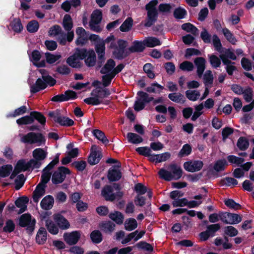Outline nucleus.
Listing matches in <instances>:
<instances>
[{
  "label": "nucleus",
  "instance_id": "1",
  "mask_svg": "<svg viewBox=\"0 0 254 254\" xmlns=\"http://www.w3.org/2000/svg\"><path fill=\"white\" fill-rule=\"evenodd\" d=\"M105 42L109 44V48L114 49L113 54L118 59H123L126 57L127 53L126 52L125 48L127 46L126 41L120 40L118 41L115 40L113 35H110L106 38Z\"/></svg>",
  "mask_w": 254,
  "mask_h": 254
},
{
  "label": "nucleus",
  "instance_id": "2",
  "mask_svg": "<svg viewBox=\"0 0 254 254\" xmlns=\"http://www.w3.org/2000/svg\"><path fill=\"white\" fill-rule=\"evenodd\" d=\"M21 141L24 143L36 144L38 146H40L45 144V138L40 133L30 132L23 135Z\"/></svg>",
  "mask_w": 254,
  "mask_h": 254
},
{
  "label": "nucleus",
  "instance_id": "3",
  "mask_svg": "<svg viewBox=\"0 0 254 254\" xmlns=\"http://www.w3.org/2000/svg\"><path fill=\"white\" fill-rule=\"evenodd\" d=\"M55 83L56 80L51 76L48 75L43 80L41 78H38L35 84L30 86V90L32 93H36L46 88L47 84L53 86Z\"/></svg>",
  "mask_w": 254,
  "mask_h": 254
},
{
  "label": "nucleus",
  "instance_id": "4",
  "mask_svg": "<svg viewBox=\"0 0 254 254\" xmlns=\"http://www.w3.org/2000/svg\"><path fill=\"white\" fill-rule=\"evenodd\" d=\"M102 18V13L101 10L96 9L93 11L91 15L89 21V27L91 30L96 32L102 31V28L99 25Z\"/></svg>",
  "mask_w": 254,
  "mask_h": 254
},
{
  "label": "nucleus",
  "instance_id": "5",
  "mask_svg": "<svg viewBox=\"0 0 254 254\" xmlns=\"http://www.w3.org/2000/svg\"><path fill=\"white\" fill-rule=\"evenodd\" d=\"M81 59H85V63L88 66H93L96 63V56L93 50L87 51L84 49H81L78 53Z\"/></svg>",
  "mask_w": 254,
  "mask_h": 254
},
{
  "label": "nucleus",
  "instance_id": "6",
  "mask_svg": "<svg viewBox=\"0 0 254 254\" xmlns=\"http://www.w3.org/2000/svg\"><path fill=\"white\" fill-rule=\"evenodd\" d=\"M157 3L158 1L157 0H152L146 5L148 19V21L145 24L146 26H150L152 24V22L156 19L157 12L155 8V6Z\"/></svg>",
  "mask_w": 254,
  "mask_h": 254
},
{
  "label": "nucleus",
  "instance_id": "7",
  "mask_svg": "<svg viewBox=\"0 0 254 254\" xmlns=\"http://www.w3.org/2000/svg\"><path fill=\"white\" fill-rule=\"evenodd\" d=\"M70 173L69 170L65 167L59 168L53 175L52 181L54 184H60L62 183L65 179V175Z\"/></svg>",
  "mask_w": 254,
  "mask_h": 254
},
{
  "label": "nucleus",
  "instance_id": "8",
  "mask_svg": "<svg viewBox=\"0 0 254 254\" xmlns=\"http://www.w3.org/2000/svg\"><path fill=\"white\" fill-rule=\"evenodd\" d=\"M19 224L21 227H27V229L32 231L34 229L35 220L32 219L30 214H24L21 216L19 219Z\"/></svg>",
  "mask_w": 254,
  "mask_h": 254
},
{
  "label": "nucleus",
  "instance_id": "9",
  "mask_svg": "<svg viewBox=\"0 0 254 254\" xmlns=\"http://www.w3.org/2000/svg\"><path fill=\"white\" fill-rule=\"evenodd\" d=\"M203 165V162L201 161H190L184 164V168L188 172H194L199 171Z\"/></svg>",
  "mask_w": 254,
  "mask_h": 254
},
{
  "label": "nucleus",
  "instance_id": "10",
  "mask_svg": "<svg viewBox=\"0 0 254 254\" xmlns=\"http://www.w3.org/2000/svg\"><path fill=\"white\" fill-rule=\"evenodd\" d=\"M102 157L101 152L98 150L96 145H93L91 147V151L88 157V162L90 164L93 165L97 164Z\"/></svg>",
  "mask_w": 254,
  "mask_h": 254
},
{
  "label": "nucleus",
  "instance_id": "11",
  "mask_svg": "<svg viewBox=\"0 0 254 254\" xmlns=\"http://www.w3.org/2000/svg\"><path fill=\"white\" fill-rule=\"evenodd\" d=\"M28 169L27 162L24 160H19L14 167V170L10 176V179H13L19 173L25 171Z\"/></svg>",
  "mask_w": 254,
  "mask_h": 254
},
{
  "label": "nucleus",
  "instance_id": "12",
  "mask_svg": "<svg viewBox=\"0 0 254 254\" xmlns=\"http://www.w3.org/2000/svg\"><path fill=\"white\" fill-rule=\"evenodd\" d=\"M81 51V49H76L74 54L69 57L66 61L67 63L73 67H79L81 66L80 60L81 56L78 53Z\"/></svg>",
  "mask_w": 254,
  "mask_h": 254
},
{
  "label": "nucleus",
  "instance_id": "13",
  "mask_svg": "<svg viewBox=\"0 0 254 254\" xmlns=\"http://www.w3.org/2000/svg\"><path fill=\"white\" fill-rule=\"evenodd\" d=\"M80 234L78 231L66 233L64 235V241L69 245L75 244L78 241Z\"/></svg>",
  "mask_w": 254,
  "mask_h": 254
},
{
  "label": "nucleus",
  "instance_id": "14",
  "mask_svg": "<svg viewBox=\"0 0 254 254\" xmlns=\"http://www.w3.org/2000/svg\"><path fill=\"white\" fill-rule=\"evenodd\" d=\"M41 58V55L40 52L35 50L32 52L30 56V60L36 66L38 67H44L46 65V62L44 60L39 62Z\"/></svg>",
  "mask_w": 254,
  "mask_h": 254
},
{
  "label": "nucleus",
  "instance_id": "15",
  "mask_svg": "<svg viewBox=\"0 0 254 254\" xmlns=\"http://www.w3.org/2000/svg\"><path fill=\"white\" fill-rule=\"evenodd\" d=\"M76 34L77 36V38L76 40V44L77 45H83L85 44L87 39V36L85 29L82 27H78L76 29Z\"/></svg>",
  "mask_w": 254,
  "mask_h": 254
},
{
  "label": "nucleus",
  "instance_id": "16",
  "mask_svg": "<svg viewBox=\"0 0 254 254\" xmlns=\"http://www.w3.org/2000/svg\"><path fill=\"white\" fill-rule=\"evenodd\" d=\"M194 63L197 67V74L200 78L205 69L206 61L204 58L199 57L196 58Z\"/></svg>",
  "mask_w": 254,
  "mask_h": 254
},
{
  "label": "nucleus",
  "instance_id": "17",
  "mask_svg": "<svg viewBox=\"0 0 254 254\" xmlns=\"http://www.w3.org/2000/svg\"><path fill=\"white\" fill-rule=\"evenodd\" d=\"M220 57L224 64H231V62L228 59L233 60L236 59V55L230 50H226L223 53L221 52Z\"/></svg>",
  "mask_w": 254,
  "mask_h": 254
},
{
  "label": "nucleus",
  "instance_id": "18",
  "mask_svg": "<svg viewBox=\"0 0 254 254\" xmlns=\"http://www.w3.org/2000/svg\"><path fill=\"white\" fill-rule=\"evenodd\" d=\"M45 186L42 184H39L36 188L33 194V199L35 202L37 203L40 198L45 194Z\"/></svg>",
  "mask_w": 254,
  "mask_h": 254
},
{
  "label": "nucleus",
  "instance_id": "19",
  "mask_svg": "<svg viewBox=\"0 0 254 254\" xmlns=\"http://www.w3.org/2000/svg\"><path fill=\"white\" fill-rule=\"evenodd\" d=\"M54 202L53 196L48 195L44 197L40 203L41 207L45 210H49L52 208Z\"/></svg>",
  "mask_w": 254,
  "mask_h": 254
},
{
  "label": "nucleus",
  "instance_id": "20",
  "mask_svg": "<svg viewBox=\"0 0 254 254\" xmlns=\"http://www.w3.org/2000/svg\"><path fill=\"white\" fill-rule=\"evenodd\" d=\"M107 43L105 40L101 41L96 45V51L98 55V59L100 62L102 63L105 60V44Z\"/></svg>",
  "mask_w": 254,
  "mask_h": 254
},
{
  "label": "nucleus",
  "instance_id": "21",
  "mask_svg": "<svg viewBox=\"0 0 254 254\" xmlns=\"http://www.w3.org/2000/svg\"><path fill=\"white\" fill-rule=\"evenodd\" d=\"M54 218L61 228L66 229L69 228V224L68 222L61 215L56 214L54 216Z\"/></svg>",
  "mask_w": 254,
  "mask_h": 254
},
{
  "label": "nucleus",
  "instance_id": "22",
  "mask_svg": "<svg viewBox=\"0 0 254 254\" xmlns=\"http://www.w3.org/2000/svg\"><path fill=\"white\" fill-rule=\"evenodd\" d=\"M168 169L172 173L173 179L178 180L182 177V170L180 167L175 164H172L169 166Z\"/></svg>",
  "mask_w": 254,
  "mask_h": 254
},
{
  "label": "nucleus",
  "instance_id": "23",
  "mask_svg": "<svg viewBox=\"0 0 254 254\" xmlns=\"http://www.w3.org/2000/svg\"><path fill=\"white\" fill-rule=\"evenodd\" d=\"M102 194L107 200L113 201L115 199V195L113 193V189L110 186H107L103 188Z\"/></svg>",
  "mask_w": 254,
  "mask_h": 254
},
{
  "label": "nucleus",
  "instance_id": "24",
  "mask_svg": "<svg viewBox=\"0 0 254 254\" xmlns=\"http://www.w3.org/2000/svg\"><path fill=\"white\" fill-rule=\"evenodd\" d=\"M121 178V173L119 170L114 168L109 170L108 178L110 181H116L119 180Z\"/></svg>",
  "mask_w": 254,
  "mask_h": 254
},
{
  "label": "nucleus",
  "instance_id": "25",
  "mask_svg": "<svg viewBox=\"0 0 254 254\" xmlns=\"http://www.w3.org/2000/svg\"><path fill=\"white\" fill-rule=\"evenodd\" d=\"M28 202V199L26 197H22L16 200L15 205L17 207L20 208L18 213H22L26 210L27 208L26 204Z\"/></svg>",
  "mask_w": 254,
  "mask_h": 254
},
{
  "label": "nucleus",
  "instance_id": "26",
  "mask_svg": "<svg viewBox=\"0 0 254 254\" xmlns=\"http://www.w3.org/2000/svg\"><path fill=\"white\" fill-rule=\"evenodd\" d=\"M47 155V152L40 148L35 149L32 152L33 158L41 162L46 158Z\"/></svg>",
  "mask_w": 254,
  "mask_h": 254
},
{
  "label": "nucleus",
  "instance_id": "27",
  "mask_svg": "<svg viewBox=\"0 0 254 254\" xmlns=\"http://www.w3.org/2000/svg\"><path fill=\"white\" fill-rule=\"evenodd\" d=\"M55 122L58 123L62 126H71L73 125L74 122L73 120L66 118L65 117L57 116L55 118Z\"/></svg>",
  "mask_w": 254,
  "mask_h": 254
},
{
  "label": "nucleus",
  "instance_id": "28",
  "mask_svg": "<svg viewBox=\"0 0 254 254\" xmlns=\"http://www.w3.org/2000/svg\"><path fill=\"white\" fill-rule=\"evenodd\" d=\"M115 62L112 59L109 60L104 66L101 70V72L103 74H109L112 72L115 66Z\"/></svg>",
  "mask_w": 254,
  "mask_h": 254
},
{
  "label": "nucleus",
  "instance_id": "29",
  "mask_svg": "<svg viewBox=\"0 0 254 254\" xmlns=\"http://www.w3.org/2000/svg\"><path fill=\"white\" fill-rule=\"evenodd\" d=\"M145 48L144 41L143 42L135 41L133 42L132 46L129 48V50L131 52H140Z\"/></svg>",
  "mask_w": 254,
  "mask_h": 254
},
{
  "label": "nucleus",
  "instance_id": "30",
  "mask_svg": "<svg viewBox=\"0 0 254 254\" xmlns=\"http://www.w3.org/2000/svg\"><path fill=\"white\" fill-rule=\"evenodd\" d=\"M127 137L128 141L132 144H139L143 141V139L140 136L132 132L128 133Z\"/></svg>",
  "mask_w": 254,
  "mask_h": 254
},
{
  "label": "nucleus",
  "instance_id": "31",
  "mask_svg": "<svg viewBox=\"0 0 254 254\" xmlns=\"http://www.w3.org/2000/svg\"><path fill=\"white\" fill-rule=\"evenodd\" d=\"M36 241L39 244H43L47 239V232L45 228H40L37 234Z\"/></svg>",
  "mask_w": 254,
  "mask_h": 254
},
{
  "label": "nucleus",
  "instance_id": "32",
  "mask_svg": "<svg viewBox=\"0 0 254 254\" xmlns=\"http://www.w3.org/2000/svg\"><path fill=\"white\" fill-rule=\"evenodd\" d=\"M143 41L145 46L148 47H153L161 45L159 40L155 37H147Z\"/></svg>",
  "mask_w": 254,
  "mask_h": 254
},
{
  "label": "nucleus",
  "instance_id": "33",
  "mask_svg": "<svg viewBox=\"0 0 254 254\" xmlns=\"http://www.w3.org/2000/svg\"><path fill=\"white\" fill-rule=\"evenodd\" d=\"M124 225L125 229L128 231H131L137 227V221L135 219L132 218L127 219Z\"/></svg>",
  "mask_w": 254,
  "mask_h": 254
},
{
  "label": "nucleus",
  "instance_id": "34",
  "mask_svg": "<svg viewBox=\"0 0 254 254\" xmlns=\"http://www.w3.org/2000/svg\"><path fill=\"white\" fill-rule=\"evenodd\" d=\"M133 20L131 17L127 18L123 23L121 25L120 29L122 32H126L129 31L132 27Z\"/></svg>",
  "mask_w": 254,
  "mask_h": 254
},
{
  "label": "nucleus",
  "instance_id": "35",
  "mask_svg": "<svg viewBox=\"0 0 254 254\" xmlns=\"http://www.w3.org/2000/svg\"><path fill=\"white\" fill-rule=\"evenodd\" d=\"M203 79L205 86H211L214 79L212 72L209 70H206L203 75Z\"/></svg>",
  "mask_w": 254,
  "mask_h": 254
},
{
  "label": "nucleus",
  "instance_id": "36",
  "mask_svg": "<svg viewBox=\"0 0 254 254\" xmlns=\"http://www.w3.org/2000/svg\"><path fill=\"white\" fill-rule=\"evenodd\" d=\"M52 169V168H51L50 167H48V165L43 170V174L41 177L42 181L40 184H42L44 186H46V184L49 181V180L50 179L51 175V172H50V171Z\"/></svg>",
  "mask_w": 254,
  "mask_h": 254
},
{
  "label": "nucleus",
  "instance_id": "37",
  "mask_svg": "<svg viewBox=\"0 0 254 254\" xmlns=\"http://www.w3.org/2000/svg\"><path fill=\"white\" fill-rule=\"evenodd\" d=\"M164 87L157 83H154L146 88V90L149 93H154L155 94H159Z\"/></svg>",
  "mask_w": 254,
  "mask_h": 254
},
{
  "label": "nucleus",
  "instance_id": "38",
  "mask_svg": "<svg viewBox=\"0 0 254 254\" xmlns=\"http://www.w3.org/2000/svg\"><path fill=\"white\" fill-rule=\"evenodd\" d=\"M182 28L187 32H190L194 35L198 34V29L190 23L183 24L182 25Z\"/></svg>",
  "mask_w": 254,
  "mask_h": 254
},
{
  "label": "nucleus",
  "instance_id": "39",
  "mask_svg": "<svg viewBox=\"0 0 254 254\" xmlns=\"http://www.w3.org/2000/svg\"><path fill=\"white\" fill-rule=\"evenodd\" d=\"M63 25L66 31H70L72 29L73 27L72 20L69 15L66 14L64 16Z\"/></svg>",
  "mask_w": 254,
  "mask_h": 254
},
{
  "label": "nucleus",
  "instance_id": "40",
  "mask_svg": "<svg viewBox=\"0 0 254 254\" xmlns=\"http://www.w3.org/2000/svg\"><path fill=\"white\" fill-rule=\"evenodd\" d=\"M168 97L171 100L177 103H183L185 102L184 96L180 93L169 94Z\"/></svg>",
  "mask_w": 254,
  "mask_h": 254
},
{
  "label": "nucleus",
  "instance_id": "41",
  "mask_svg": "<svg viewBox=\"0 0 254 254\" xmlns=\"http://www.w3.org/2000/svg\"><path fill=\"white\" fill-rule=\"evenodd\" d=\"M186 96L190 100L195 101L199 99L200 93L198 90H189L186 91Z\"/></svg>",
  "mask_w": 254,
  "mask_h": 254
},
{
  "label": "nucleus",
  "instance_id": "42",
  "mask_svg": "<svg viewBox=\"0 0 254 254\" xmlns=\"http://www.w3.org/2000/svg\"><path fill=\"white\" fill-rule=\"evenodd\" d=\"M109 217L117 224H121L123 222L124 216L119 211H115L109 215Z\"/></svg>",
  "mask_w": 254,
  "mask_h": 254
},
{
  "label": "nucleus",
  "instance_id": "43",
  "mask_svg": "<svg viewBox=\"0 0 254 254\" xmlns=\"http://www.w3.org/2000/svg\"><path fill=\"white\" fill-rule=\"evenodd\" d=\"M12 166L9 164L0 167V177L2 178L7 177L12 172Z\"/></svg>",
  "mask_w": 254,
  "mask_h": 254
},
{
  "label": "nucleus",
  "instance_id": "44",
  "mask_svg": "<svg viewBox=\"0 0 254 254\" xmlns=\"http://www.w3.org/2000/svg\"><path fill=\"white\" fill-rule=\"evenodd\" d=\"M100 227L105 232L111 233L114 230L115 225L111 222L107 221L101 223Z\"/></svg>",
  "mask_w": 254,
  "mask_h": 254
},
{
  "label": "nucleus",
  "instance_id": "45",
  "mask_svg": "<svg viewBox=\"0 0 254 254\" xmlns=\"http://www.w3.org/2000/svg\"><path fill=\"white\" fill-rule=\"evenodd\" d=\"M46 226L48 231L54 235H56L58 233L59 229L55 225L53 222L50 219H47L46 221Z\"/></svg>",
  "mask_w": 254,
  "mask_h": 254
},
{
  "label": "nucleus",
  "instance_id": "46",
  "mask_svg": "<svg viewBox=\"0 0 254 254\" xmlns=\"http://www.w3.org/2000/svg\"><path fill=\"white\" fill-rule=\"evenodd\" d=\"M222 33L224 34V36L226 38V39L232 44H236L237 42V40L233 35V34L231 32V31L227 28H223L222 29Z\"/></svg>",
  "mask_w": 254,
  "mask_h": 254
},
{
  "label": "nucleus",
  "instance_id": "47",
  "mask_svg": "<svg viewBox=\"0 0 254 254\" xmlns=\"http://www.w3.org/2000/svg\"><path fill=\"white\" fill-rule=\"evenodd\" d=\"M61 58L60 54L54 55L50 53H45L46 62L50 64H53Z\"/></svg>",
  "mask_w": 254,
  "mask_h": 254
},
{
  "label": "nucleus",
  "instance_id": "48",
  "mask_svg": "<svg viewBox=\"0 0 254 254\" xmlns=\"http://www.w3.org/2000/svg\"><path fill=\"white\" fill-rule=\"evenodd\" d=\"M237 145L240 150H245L248 148L249 142L246 138L241 137L238 140Z\"/></svg>",
  "mask_w": 254,
  "mask_h": 254
},
{
  "label": "nucleus",
  "instance_id": "49",
  "mask_svg": "<svg viewBox=\"0 0 254 254\" xmlns=\"http://www.w3.org/2000/svg\"><path fill=\"white\" fill-rule=\"evenodd\" d=\"M204 108L203 103H201L194 107L195 111L191 117V120L193 121H195L200 115L203 114L202 110Z\"/></svg>",
  "mask_w": 254,
  "mask_h": 254
},
{
  "label": "nucleus",
  "instance_id": "50",
  "mask_svg": "<svg viewBox=\"0 0 254 254\" xmlns=\"http://www.w3.org/2000/svg\"><path fill=\"white\" fill-rule=\"evenodd\" d=\"M34 122L32 116H26L16 120V123L19 125L31 124Z\"/></svg>",
  "mask_w": 254,
  "mask_h": 254
},
{
  "label": "nucleus",
  "instance_id": "51",
  "mask_svg": "<svg viewBox=\"0 0 254 254\" xmlns=\"http://www.w3.org/2000/svg\"><path fill=\"white\" fill-rule=\"evenodd\" d=\"M158 175L161 179L166 181H169L173 180L171 172L164 169H161L158 172Z\"/></svg>",
  "mask_w": 254,
  "mask_h": 254
},
{
  "label": "nucleus",
  "instance_id": "52",
  "mask_svg": "<svg viewBox=\"0 0 254 254\" xmlns=\"http://www.w3.org/2000/svg\"><path fill=\"white\" fill-rule=\"evenodd\" d=\"M95 137L98 140L101 141L103 143L108 142L104 133L99 129H94L92 132Z\"/></svg>",
  "mask_w": 254,
  "mask_h": 254
},
{
  "label": "nucleus",
  "instance_id": "53",
  "mask_svg": "<svg viewBox=\"0 0 254 254\" xmlns=\"http://www.w3.org/2000/svg\"><path fill=\"white\" fill-rule=\"evenodd\" d=\"M27 111V108L25 106H22L14 110L13 113H9L7 115V117H16L22 115L25 113Z\"/></svg>",
  "mask_w": 254,
  "mask_h": 254
},
{
  "label": "nucleus",
  "instance_id": "54",
  "mask_svg": "<svg viewBox=\"0 0 254 254\" xmlns=\"http://www.w3.org/2000/svg\"><path fill=\"white\" fill-rule=\"evenodd\" d=\"M227 165V162L225 160H220L216 162L214 165V169L217 172L224 170Z\"/></svg>",
  "mask_w": 254,
  "mask_h": 254
},
{
  "label": "nucleus",
  "instance_id": "55",
  "mask_svg": "<svg viewBox=\"0 0 254 254\" xmlns=\"http://www.w3.org/2000/svg\"><path fill=\"white\" fill-rule=\"evenodd\" d=\"M242 221L241 217L237 214L229 213L228 224H236Z\"/></svg>",
  "mask_w": 254,
  "mask_h": 254
},
{
  "label": "nucleus",
  "instance_id": "56",
  "mask_svg": "<svg viewBox=\"0 0 254 254\" xmlns=\"http://www.w3.org/2000/svg\"><path fill=\"white\" fill-rule=\"evenodd\" d=\"M90 237L92 241L95 243H99L102 240V234L98 230L93 231L90 235Z\"/></svg>",
  "mask_w": 254,
  "mask_h": 254
},
{
  "label": "nucleus",
  "instance_id": "57",
  "mask_svg": "<svg viewBox=\"0 0 254 254\" xmlns=\"http://www.w3.org/2000/svg\"><path fill=\"white\" fill-rule=\"evenodd\" d=\"M172 8V6L169 3H161L158 6V11L163 14H167L170 12Z\"/></svg>",
  "mask_w": 254,
  "mask_h": 254
},
{
  "label": "nucleus",
  "instance_id": "58",
  "mask_svg": "<svg viewBox=\"0 0 254 254\" xmlns=\"http://www.w3.org/2000/svg\"><path fill=\"white\" fill-rule=\"evenodd\" d=\"M12 29L16 32H20L23 29V26L19 19H15L11 23Z\"/></svg>",
  "mask_w": 254,
  "mask_h": 254
},
{
  "label": "nucleus",
  "instance_id": "59",
  "mask_svg": "<svg viewBox=\"0 0 254 254\" xmlns=\"http://www.w3.org/2000/svg\"><path fill=\"white\" fill-rule=\"evenodd\" d=\"M209 61L212 67L217 68L219 67L221 62V60L216 56L211 55L209 56Z\"/></svg>",
  "mask_w": 254,
  "mask_h": 254
},
{
  "label": "nucleus",
  "instance_id": "60",
  "mask_svg": "<svg viewBox=\"0 0 254 254\" xmlns=\"http://www.w3.org/2000/svg\"><path fill=\"white\" fill-rule=\"evenodd\" d=\"M67 149L68 151L66 152V154L71 158H74L77 156L78 150L77 148H73L72 145L69 144L67 145Z\"/></svg>",
  "mask_w": 254,
  "mask_h": 254
},
{
  "label": "nucleus",
  "instance_id": "61",
  "mask_svg": "<svg viewBox=\"0 0 254 254\" xmlns=\"http://www.w3.org/2000/svg\"><path fill=\"white\" fill-rule=\"evenodd\" d=\"M30 115L32 116L33 119H36L41 124L45 125L46 122V118L40 113L37 112H32L30 113Z\"/></svg>",
  "mask_w": 254,
  "mask_h": 254
},
{
  "label": "nucleus",
  "instance_id": "62",
  "mask_svg": "<svg viewBox=\"0 0 254 254\" xmlns=\"http://www.w3.org/2000/svg\"><path fill=\"white\" fill-rule=\"evenodd\" d=\"M186 14V10L182 7H178L174 11V16L177 19L184 18Z\"/></svg>",
  "mask_w": 254,
  "mask_h": 254
},
{
  "label": "nucleus",
  "instance_id": "63",
  "mask_svg": "<svg viewBox=\"0 0 254 254\" xmlns=\"http://www.w3.org/2000/svg\"><path fill=\"white\" fill-rule=\"evenodd\" d=\"M191 152V148L188 144H185L179 153L181 157L189 155Z\"/></svg>",
  "mask_w": 254,
  "mask_h": 254
},
{
  "label": "nucleus",
  "instance_id": "64",
  "mask_svg": "<svg viewBox=\"0 0 254 254\" xmlns=\"http://www.w3.org/2000/svg\"><path fill=\"white\" fill-rule=\"evenodd\" d=\"M62 32V28L59 25H56L51 27L49 30V35L55 37L60 34Z\"/></svg>",
  "mask_w": 254,
  "mask_h": 254
}]
</instances>
